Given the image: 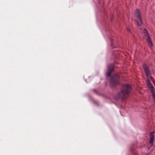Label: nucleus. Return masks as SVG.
I'll use <instances>...</instances> for the list:
<instances>
[{
    "label": "nucleus",
    "mask_w": 155,
    "mask_h": 155,
    "mask_svg": "<svg viewBox=\"0 0 155 155\" xmlns=\"http://www.w3.org/2000/svg\"><path fill=\"white\" fill-rule=\"evenodd\" d=\"M135 14L136 16V21L137 23V25L140 26L142 24V20L141 18L140 12L138 9H137L136 10Z\"/></svg>",
    "instance_id": "7ed1b4c3"
},
{
    "label": "nucleus",
    "mask_w": 155,
    "mask_h": 155,
    "mask_svg": "<svg viewBox=\"0 0 155 155\" xmlns=\"http://www.w3.org/2000/svg\"><path fill=\"white\" fill-rule=\"evenodd\" d=\"M119 77L117 74H115L111 78L110 80V85L111 87H113L119 84Z\"/></svg>",
    "instance_id": "f03ea898"
},
{
    "label": "nucleus",
    "mask_w": 155,
    "mask_h": 155,
    "mask_svg": "<svg viewBox=\"0 0 155 155\" xmlns=\"http://www.w3.org/2000/svg\"><path fill=\"white\" fill-rule=\"evenodd\" d=\"M114 66L113 64H110L108 66L107 73V76L110 77L111 72L113 71L114 69Z\"/></svg>",
    "instance_id": "423d86ee"
},
{
    "label": "nucleus",
    "mask_w": 155,
    "mask_h": 155,
    "mask_svg": "<svg viewBox=\"0 0 155 155\" xmlns=\"http://www.w3.org/2000/svg\"><path fill=\"white\" fill-rule=\"evenodd\" d=\"M153 100H154V102H155V95H154L153 96Z\"/></svg>",
    "instance_id": "1a4fd4ad"
},
{
    "label": "nucleus",
    "mask_w": 155,
    "mask_h": 155,
    "mask_svg": "<svg viewBox=\"0 0 155 155\" xmlns=\"http://www.w3.org/2000/svg\"><path fill=\"white\" fill-rule=\"evenodd\" d=\"M143 67L146 76L147 77H149L151 75V73L148 66L146 64H143Z\"/></svg>",
    "instance_id": "39448f33"
},
{
    "label": "nucleus",
    "mask_w": 155,
    "mask_h": 155,
    "mask_svg": "<svg viewBox=\"0 0 155 155\" xmlns=\"http://www.w3.org/2000/svg\"><path fill=\"white\" fill-rule=\"evenodd\" d=\"M132 88L130 85L126 84L124 85L121 90V91L116 96L117 99L122 98L125 100L127 97L128 94L130 92Z\"/></svg>",
    "instance_id": "f257e3e1"
},
{
    "label": "nucleus",
    "mask_w": 155,
    "mask_h": 155,
    "mask_svg": "<svg viewBox=\"0 0 155 155\" xmlns=\"http://www.w3.org/2000/svg\"><path fill=\"white\" fill-rule=\"evenodd\" d=\"M127 30H128L129 31V32H130V29H129V28H127Z\"/></svg>",
    "instance_id": "9d476101"
},
{
    "label": "nucleus",
    "mask_w": 155,
    "mask_h": 155,
    "mask_svg": "<svg viewBox=\"0 0 155 155\" xmlns=\"http://www.w3.org/2000/svg\"><path fill=\"white\" fill-rule=\"evenodd\" d=\"M147 85L150 88L153 89V87L152 85L150 83V80H147Z\"/></svg>",
    "instance_id": "6e6552de"
},
{
    "label": "nucleus",
    "mask_w": 155,
    "mask_h": 155,
    "mask_svg": "<svg viewBox=\"0 0 155 155\" xmlns=\"http://www.w3.org/2000/svg\"><path fill=\"white\" fill-rule=\"evenodd\" d=\"M143 32L145 36L147 38V41L148 42L149 46L152 47L153 45L151 40L148 31L145 29H144Z\"/></svg>",
    "instance_id": "20e7f679"
},
{
    "label": "nucleus",
    "mask_w": 155,
    "mask_h": 155,
    "mask_svg": "<svg viewBox=\"0 0 155 155\" xmlns=\"http://www.w3.org/2000/svg\"><path fill=\"white\" fill-rule=\"evenodd\" d=\"M150 143L152 146L153 145V140H154V134L153 132H151L150 134Z\"/></svg>",
    "instance_id": "0eeeda50"
}]
</instances>
